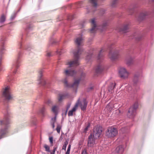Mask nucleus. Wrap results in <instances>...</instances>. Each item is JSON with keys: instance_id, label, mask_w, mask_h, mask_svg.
Returning <instances> with one entry per match:
<instances>
[{"instance_id": "nucleus-1", "label": "nucleus", "mask_w": 154, "mask_h": 154, "mask_svg": "<svg viewBox=\"0 0 154 154\" xmlns=\"http://www.w3.org/2000/svg\"><path fill=\"white\" fill-rule=\"evenodd\" d=\"M83 40L82 35H80L79 37L76 38L75 41V44L78 46V48L73 51V60L66 63V64L68 65L69 67L77 66L79 64L80 56L83 51L82 48L81 47V46L83 45Z\"/></svg>"}, {"instance_id": "nucleus-2", "label": "nucleus", "mask_w": 154, "mask_h": 154, "mask_svg": "<svg viewBox=\"0 0 154 154\" xmlns=\"http://www.w3.org/2000/svg\"><path fill=\"white\" fill-rule=\"evenodd\" d=\"M11 113L7 108L6 112L4 114V118L2 120H0V125L1 128L0 129V139L5 137L8 132V129L9 126L10 121L9 118Z\"/></svg>"}, {"instance_id": "nucleus-3", "label": "nucleus", "mask_w": 154, "mask_h": 154, "mask_svg": "<svg viewBox=\"0 0 154 154\" xmlns=\"http://www.w3.org/2000/svg\"><path fill=\"white\" fill-rule=\"evenodd\" d=\"M95 20V18H93L90 20V22L91 23L92 26L90 31L91 33L95 32L98 29H100L102 31H103L106 29V27L107 25V23L105 22L103 23L101 26H98L97 25Z\"/></svg>"}, {"instance_id": "nucleus-4", "label": "nucleus", "mask_w": 154, "mask_h": 154, "mask_svg": "<svg viewBox=\"0 0 154 154\" xmlns=\"http://www.w3.org/2000/svg\"><path fill=\"white\" fill-rule=\"evenodd\" d=\"M21 56L22 53L19 51L17 58L13 62L11 67V70L14 74L16 73L17 69L20 66V63L21 62L20 58Z\"/></svg>"}, {"instance_id": "nucleus-5", "label": "nucleus", "mask_w": 154, "mask_h": 154, "mask_svg": "<svg viewBox=\"0 0 154 154\" xmlns=\"http://www.w3.org/2000/svg\"><path fill=\"white\" fill-rule=\"evenodd\" d=\"M2 97L4 100L7 102H8L12 99V96L11 94L10 87L8 86L3 88L2 91Z\"/></svg>"}, {"instance_id": "nucleus-6", "label": "nucleus", "mask_w": 154, "mask_h": 154, "mask_svg": "<svg viewBox=\"0 0 154 154\" xmlns=\"http://www.w3.org/2000/svg\"><path fill=\"white\" fill-rule=\"evenodd\" d=\"M5 41V37L4 36L2 37L0 40V45L1 46L0 50V71L3 70V68L1 65V60L2 59V55L3 54L5 50L4 47Z\"/></svg>"}, {"instance_id": "nucleus-7", "label": "nucleus", "mask_w": 154, "mask_h": 154, "mask_svg": "<svg viewBox=\"0 0 154 154\" xmlns=\"http://www.w3.org/2000/svg\"><path fill=\"white\" fill-rule=\"evenodd\" d=\"M118 131L116 128L112 127L108 128L106 132V136L108 138L113 137L117 134Z\"/></svg>"}, {"instance_id": "nucleus-8", "label": "nucleus", "mask_w": 154, "mask_h": 154, "mask_svg": "<svg viewBox=\"0 0 154 154\" xmlns=\"http://www.w3.org/2000/svg\"><path fill=\"white\" fill-rule=\"evenodd\" d=\"M138 107L137 103H135L133 105L131 106L129 109L127 113V116L130 118H133L136 114V109Z\"/></svg>"}, {"instance_id": "nucleus-9", "label": "nucleus", "mask_w": 154, "mask_h": 154, "mask_svg": "<svg viewBox=\"0 0 154 154\" xmlns=\"http://www.w3.org/2000/svg\"><path fill=\"white\" fill-rule=\"evenodd\" d=\"M102 130L101 127L97 125L94 128L92 136L95 139H98L101 136Z\"/></svg>"}, {"instance_id": "nucleus-10", "label": "nucleus", "mask_w": 154, "mask_h": 154, "mask_svg": "<svg viewBox=\"0 0 154 154\" xmlns=\"http://www.w3.org/2000/svg\"><path fill=\"white\" fill-rule=\"evenodd\" d=\"M80 79L75 80L74 83L72 85L69 84L67 81V77L65 78L62 80V81L64 84L65 86L67 87H71L74 88L76 89L78 86Z\"/></svg>"}, {"instance_id": "nucleus-11", "label": "nucleus", "mask_w": 154, "mask_h": 154, "mask_svg": "<svg viewBox=\"0 0 154 154\" xmlns=\"http://www.w3.org/2000/svg\"><path fill=\"white\" fill-rule=\"evenodd\" d=\"M119 75L120 77L122 79H126L128 77L129 72L125 68L121 67L119 70Z\"/></svg>"}, {"instance_id": "nucleus-12", "label": "nucleus", "mask_w": 154, "mask_h": 154, "mask_svg": "<svg viewBox=\"0 0 154 154\" xmlns=\"http://www.w3.org/2000/svg\"><path fill=\"white\" fill-rule=\"evenodd\" d=\"M119 56V52L116 50L114 51L111 50L110 51L109 54V58L112 60H113L118 58Z\"/></svg>"}, {"instance_id": "nucleus-13", "label": "nucleus", "mask_w": 154, "mask_h": 154, "mask_svg": "<svg viewBox=\"0 0 154 154\" xmlns=\"http://www.w3.org/2000/svg\"><path fill=\"white\" fill-rule=\"evenodd\" d=\"M91 134L88 137V147H93L96 143V139Z\"/></svg>"}, {"instance_id": "nucleus-14", "label": "nucleus", "mask_w": 154, "mask_h": 154, "mask_svg": "<svg viewBox=\"0 0 154 154\" xmlns=\"http://www.w3.org/2000/svg\"><path fill=\"white\" fill-rule=\"evenodd\" d=\"M63 73L67 76H73L76 74V72L75 70L70 69H65Z\"/></svg>"}, {"instance_id": "nucleus-15", "label": "nucleus", "mask_w": 154, "mask_h": 154, "mask_svg": "<svg viewBox=\"0 0 154 154\" xmlns=\"http://www.w3.org/2000/svg\"><path fill=\"white\" fill-rule=\"evenodd\" d=\"M43 72V70L42 69L41 70L39 71L38 80L39 81V83L45 86L46 85L47 83L46 80L43 79L42 78Z\"/></svg>"}, {"instance_id": "nucleus-16", "label": "nucleus", "mask_w": 154, "mask_h": 154, "mask_svg": "<svg viewBox=\"0 0 154 154\" xmlns=\"http://www.w3.org/2000/svg\"><path fill=\"white\" fill-rule=\"evenodd\" d=\"M104 66L101 64H99L95 69V72L97 74L101 73L103 71Z\"/></svg>"}, {"instance_id": "nucleus-17", "label": "nucleus", "mask_w": 154, "mask_h": 154, "mask_svg": "<svg viewBox=\"0 0 154 154\" xmlns=\"http://www.w3.org/2000/svg\"><path fill=\"white\" fill-rule=\"evenodd\" d=\"M106 50L104 48H103L100 50L99 54L97 57V60L98 62L103 61V53Z\"/></svg>"}, {"instance_id": "nucleus-18", "label": "nucleus", "mask_w": 154, "mask_h": 154, "mask_svg": "<svg viewBox=\"0 0 154 154\" xmlns=\"http://www.w3.org/2000/svg\"><path fill=\"white\" fill-rule=\"evenodd\" d=\"M80 102V99H79L76 103H75L74 106L73 108L72 109L70 110L68 112V115L69 116H72L73 115V112L76 111V109L77 108Z\"/></svg>"}, {"instance_id": "nucleus-19", "label": "nucleus", "mask_w": 154, "mask_h": 154, "mask_svg": "<svg viewBox=\"0 0 154 154\" xmlns=\"http://www.w3.org/2000/svg\"><path fill=\"white\" fill-rule=\"evenodd\" d=\"M129 29V24H126L124 25L121 28H120L119 32L125 33L128 32Z\"/></svg>"}, {"instance_id": "nucleus-20", "label": "nucleus", "mask_w": 154, "mask_h": 154, "mask_svg": "<svg viewBox=\"0 0 154 154\" xmlns=\"http://www.w3.org/2000/svg\"><path fill=\"white\" fill-rule=\"evenodd\" d=\"M116 150L117 153L122 154L124 151L123 146L122 145L119 146L116 148Z\"/></svg>"}, {"instance_id": "nucleus-21", "label": "nucleus", "mask_w": 154, "mask_h": 154, "mask_svg": "<svg viewBox=\"0 0 154 154\" xmlns=\"http://www.w3.org/2000/svg\"><path fill=\"white\" fill-rule=\"evenodd\" d=\"M58 109L59 108L57 106L54 105L52 106L51 108V111L55 115L57 116L58 113Z\"/></svg>"}, {"instance_id": "nucleus-22", "label": "nucleus", "mask_w": 154, "mask_h": 154, "mask_svg": "<svg viewBox=\"0 0 154 154\" xmlns=\"http://www.w3.org/2000/svg\"><path fill=\"white\" fill-rule=\"evenodd\" d=\"M87 105V102L85 99L83 100V104H80V106L82 110H84L86 108Z\"/></svg>"}, {"instance_id": "nucleus-23", "label": "nucleus", "mask_w": 154, "mask_h": 154, "mask_svg": "<svg viewBox=\"0 0 154 154\" xmlns=\"http://www.w3.org/2000/svg\"><path fill=\"white\" fill-rule=\"evenodd\" d=\"M148 14V13L146 12L141 13L139 15V19L140 20H142L144 19L146 16Z\"/></svg>"}, {"instance_id": "nucleus-24", "label": "nucleus", "mask_w": 154, "mask_h": 154, "mask_svg": "<svg viewBox=\"0 0 154 154\" xmlns=\"http://www.w3.org/2000/svg\"><path fill=\"white\" fill-rule=\"evenodd\" d=\"M32 26L30 23H28L26 24L25 31L26 32H28L31 30L32 29Z\"/></svg>"}, {"instance_id": "nucleus-25", "label": "nucleus", "mask_w": 154, "mask_h": 154, "mask_svg": "<svg viewBox=\"0 0 154 154\" xmlns=\"http://www.w3.org/2000/svg\"><path fill=\"white\" fill-rule=\"evenodd\" d=\"M115 85L116 84L115 83H112L110 84L108 88V91L109 92H110L111 93L113 92V90Z\"/></svg>"}, {"instance_id": "nucleus-26", "label": "nucleus", "mask_w": 154, "mask_h": 154, "mask_svg": "<svg viewBox=\"0 0 154 154\" xmlns=\"http://www.w3.org/2000/svg\"><path fill=\"white\" fill-rule=\"evenodd\" d=\"M133 62V59L132 57H130L127 59L126 61V64L128 66L132 65Z\"/></svg>"}, {"instance_id": "nucleus-27", "label": "nucleus", "mask_w": 154, "mask_h": 154, "mask_svg": "<svg viewBox=\"0 0 154 154\" xmlns=\"http://www.w3.org/2000/svg\"><path fill=\"white\" fill-rule=\"evenodd\" d=\"M139 76V73H137L134 75V84H136L138 81V77Z\"/></svg>"}, {"instance_id": "nucleus-28", "label": "nucleus", "mask_w": 154, "mask_h": 154, "mask_svg": "<svg viewBox=\"0 0 154 154\" xmlns=\"http://www.w3.org/2000/svg\"><path fill=\"white\" fill-rule=\"evenodd\" d=\"M89 2L93 6L94 8H96L97 6V0H89Z\"/></svg>"}, {"instance_id": "nucleus-29", "label": "nucleus", "mask_w": 154, "mask_h": 154, "mask_svg": "<svg viewBox=\"0 0 154 154\" xmlns=\"http://www.w3.org/2000/svg\"><path fill=\"white\" fill-rule=\"evenodd\" d=\"M8 81L10 82L13 83V82L16 80V79H14L12 75H10L8 76Z\"/></svg>"}, {"instance_id": "nucleus-30", "label": "nucleus", "mask_w": 154, "mask_h": 154, "mask_svg": "<svg viewBox=\"0 0 154 154\" xmlns=\"http://www.w3.org/2000/svg\"><path fill=\"white\" fill-rule=\"evenodd\" d=\"M23 49L26 50L28 51H31L33 50V48L31 46H28L27 47H25L23 48Z\"/></svg>"}, {"instance_id": "nucleus-31", "label": "nucleus", "mask_w": 154, "mask_h": 154, "mask_svg": "<svg viewBox=\"0 0 154 154\" xmlns=\"http://www.w3.org/2000/svg\"><path fill=\"white\" fill-rule=\"evenodd\" d=\"M92 53L90 52L88 53V55L86 57V59L88 61H89L91 58Z\"/></svg>"}, {"instance_id": "nucleus-32", "label": "nucleus", "mask_w": 154, "mask_h": 154, "mask_svg": "<svg viewBox=\"0 0 154 154\" xmlns=\"http://www.w3.org/2000/svg\"><path fill=\"white\" fill-rule=\"evenodd\" d=\"M46 110V108L45 106H44L41 109L40 112L44 116Z\"/></svg>"}, {"instance_id": "nucleus-33", "label": "nucleus", "mask_w": 154, "mask_h": 154, "mask_svg": "<svg viewBox=\"0 0 154 154\" xmlns=\"http://www.w3.org/2000/svg\"><path fill=\"white\" fill-rule=\"evenodd\" d=\"M5 16L4 14H2V15L1 17L0 18V22L1 23H2L4 22L5 20Z\"/></svg>"}, {"instance_id": "nucleus-34", "label": "nucleus", "mask_w": 154, "mask_h": 154, "mask_svg": "<svg viewBox=\"0 0 154 154\" xmlns=\"http://www.w3.org/2000/svg\"><path fill=\"white\" fill-rule=\"evenodd\" d=\"M17 13V12H15L11 14L10 18L11 20H14L16 17Z\"/></svg>"}, {"instance_id": "nucleus-35", "label": "nucleus", "mask_w": 154, "mask_h": 154, "mask_svg": "<svg viewBox=\"0 0 154 154\" xmlns=\"http://www.w3.org/2000/svg\"><path fill=\"white\" fill-rule=\"evenodd\" d=\"M68 141L66 140L65 142L64 143V144L62 147V149L66 150V146L68 144Z\"/></svg>"}, {"instance_id": "nucleus-36", "label": "nucleus", "mask_w": 154, "mask_h": 154, "mask_svg": "<svg viewBox=\"0 0 154 154\" xmlns=\"http://www.w3.org/2000/svg\"><path fill=\"white\" fill-rule=\"evenodd\" d=\"M61 128V126L60 124H58L57 125L56 130L58 133H60V129Z\"/></svg>"}, {"instance_id": "nucleus-37", "label": "nucleus", "mask_w": 154, "mask_h": 154, "mask_svg": "<svg viewBox=\"0 0 154 154\" xmlns=\"http://www.w3.org/2000/svg\"><path fill=\"white\" fill-rule=\"evenodd\" d=\"M44 147L45 149V150L48 152H50V147L46 144H44Z\"/></svg>"}, {"instance_id": "nucleus-38", "label": "nucleus", "mask_w": 154, "mask_h": 154, "mask_svg": "<svg viewBox=\"0 0 154 154\" xmlns=\"http://www.w3.org/2000/svg\"><path fill=\"white\" fill-rule=\"evenodd\" d=\"M128 127H122L121 129V131L122 133H125L126 132V130H128Z\"/></svg>"}, {"instance_id": "nucleus-39", "label": "nucleus", "mask_w": 154, "mask_h": 154, "mask_svg": "<svg viewBox=\"0 0 154 154\" xmlns=\"http://www.w3.org/2000/svg\"><path fill=\"white\" fill-rule=\"evenodd\" d=\"M71 145L70 144H69L68 145L67 151L66 152L65 154H69L70 151V150Z\"/></svg>"}, {"instance_id": "nucleus-40", "label": "nucleus", "mask_w": 154, "mask_h": 154, "mask_svg": "<svg viewBox=\"0 0 154 154\" xmlns=\"http://www.w3.org/2000/svg\"><path fill=\"white\" fill-rule=\"evenodd\" d=\"M46 103L49 105H51L53 104V102L50 99H48L46 101Z\"/></svg>"}, {"instance_id": "nucleus-41", "label": "nucleus", "mask_w": 154, "mask_h": 154, "mask_svg": "<svg viewBox=\"0 0 154 154\" xmlns=\"http://www.w3.org/2000/svg\"><path fill=\"white\" fill-rule=\"evenodd\" d=\"M117 2V0H113L112 4V7H115Z\"/></svg>"}, {"instance_id": "nucleus-42", "label": "nucleus", "mask_w": 154, "mask_h": 154, "mask_svg": "<svg viewBox=\"0 0 154 154\" xmlns=\"http://www.w3.org/2000/svg\"><path fill=\"white\" fill-rule=\"evenodd\" d=\"M90 124L89 123H88L87 126L84 129V131L85 132H86L88 131V128L90 127Z\"/></svg>"}, {"instance_id": "nucleus-43", "label": "nucleus", "mask_w": 154, "mask_h": 154, "mask_svg": "<svg viewBox=\"0 0 154 154\" xmlns=\"http://www.w3.org/2000/svg\"><path fill=\"white\" fill-rule=\"evenodd\" d=\"M63 95H60L58 98V100L59 102H60L62 101V100L63 99Z\"/></svg>"}, {"instance_id": "nucleus-44", "label": "nucleus", "mask_w": 154, "mask_h": 154, "mask_svg": "<svg viewBox=\"0 0 154 154\" xmlns=\"http://www.w3.org/2000/svg\"><path fill=\"white\" fill-rule=\"evenodd\" d=\"M70 104H68L67 105V106H66V112H65V114H66L68 110L70 108Z\"/></svg>"}, {"instance_id": "nucleus-45", "label": "nucleus", "mask_w": 154, "mask_h": 154, "mask_svg": "<svg viewBox=\"0 0 154 154\" xmlns=\"http://www.w3.org/2000/svg\"><path fill=\"white\" fill-rule=\"evenodd\" d=\"M57 148V147H54L53 152L51 153V154H55V152Z\"/></svg>"}, {"instance_id": "nucleus-46", "label": "nucleus", "mask_w": 154, "mask_h": 154, "mask_svg": "<svg viewBox=\"0 0 154 154\" xmlns=\"http://www.w3.org/2000/svg\"><path fill=\"white\" fill-rule=\"evenodd\" d=\"M82 154H88L87 152L86 149H85L82 150Z\"/></svg>"}, {"instance_id": "nucleus-47", "label": "nucleus", "mask_w": 154, "mask_h": 154, "mask_svg": "<svg viewBox=\"0 0 154 154\" xmlns=\"http://www.w3.org/2000/svg\"><path fill=\"white\" fill-rule=\"evenodd\" d=\"M73 16L72 15H69L68 17V19L69 20H71L73 19Z\"/></svg>"}, {"instance_id": "nucleus-48", "label": "nucleus", "mask_w": 154, "mask_h": 154, "mask_svg": "<svg viewBox=\"0 0 154 154\" xmlns=\"http://www.w3.org/2000/svg\"><path fill=\"white\" fill-rule=\"evenodd\" d=\"M56 116L55 115V117H54V118H52L51 119V120H52V122H54V123H55V122L56 121Z\"/></svg>"}, {"instance_id": "nucleus-49", "label": "nucleus", "mask_w": 154, "mask_h": 154, "mask_svg": "<svg viewBox=\"0 0 154 154\" xmlns=\"http://www.w3.org/2000/svg\"><path fill=\"white\" fill-rule=\"evenodd\" d=\"M50 142L51 144L53 143V138L52 137H50L49 138Z\"/></svg>"}, {"instance_id": "nucleus-50", "label": "nucleus", "mask_w": 154, "mask_h": 154, "mask_svg": "<svg viewBox=\"0 0 154 154\" xmlns=\"http://www.w3.org/2000/svg\"><path fill=\"white\" fill-rule=\"evenodd\" d=\"M126 88L127 89L128 88V91H131V90L132 89V87L130 86H127Z\"/></svg>"}, {"instance_id": "nucleus-51", "label": "nucleus", "mask_w": 154, "mask_h": 154, "mask_svg": "<svg viewBox=\"0 0 154 154\" xmlns=\"http://www.w3.org/2000/svg\"><path fill=\"white\" fill-rule=\"evenodd\" d=\"M46 56L48 57H50L52 56L51 53L50 52H48L46 54Z\"/></svg>"}, {"instance_id": "nucleus-52", "label": "nucleus", "mask_w": 154, "mask_h": 154, "mask_svg": "<svg viewBox=\"0 0 154 154\" xmlns=\"http://www.w3.org/2000/svg\"><path fill=\"white\" fill-rule=\"evenodd\" d=\"M23 43L22 42H20L19 44V46L20 48H22Z\"/></svg>"}, {"instance_id": "nucleus-53", "label": "nucleus", "mask_w": 154, "mask_h": 154, "mask_svg": "<svg viewBox=\"0 0 154 154\" xmlns=\"http://www.w3.org/2000/svg\"><path fill=\"white\" fill-rule=\"evenodd\" d=\"M51 124L52 127L53 128H54L55 127L54 123V122H51Z\"/></svg>"}, {"instance_id": "nucleus-54", "label": "nucleus", "mask_w": 154, "mask_h": 154, "mask_svg": "<svg viewBox=\"0 0 154 154\" xmlns=\"http://www.w3.org/2000/svg\"><path fill=\"white\" fill-rule=\"evenodd\" d=\"M85 73H82L81 74V77L82 78V77H84L85 76Z\"/></svg>"}, {"instance_id": "nucleus-55", "label": "nucleus", "mask_w": 154, "mask_h": 154, "mask_svg": "<svg viewBox=\"0 0 154 154\" xmlns=\"http://www.w3.org/2000/svg\"><path fill=\"white\" fill-rule=\"evenodd\" d=\"M61 51L57 50V53L59 55L61 54Z\"/></svg>"}, {"instance_id": "nucleus-56", "label": "nucleus", "mask_w": 154, "mask_h": 154, "mask_svg": "<svg viewBox=\"0 0 154 154\" xmlns=\"http://www.w3.org/2000/svg\"><path fill=\"white\" fill-rule=\"evenodd\" d=\"M62 137H61V136H60V139H59V141L60 140H62Z\"/></svg>"}, {"instance_id": "nucleus-57", "label": "nucleus", "mask_w": 154, "mask_h": 154, "mask_svg": "<svg viewBox=\"0 0 154 154\" xmlns=\"http://www.w3.org/2000/svg\"><path fill=\"white\" fill-rule=\"evenodd\" d=\"M149 2H150V1H152V2H153L154 1V0H149Z\"/></svg>"}, {"instance_id": "nucleus-58", "label": "nucleus", "mask_w": 154, "mask_h": 154, "mask_svg": "<svg viewBox=\"0 0 154 154\" xmlns=\"http://www.w3.org/2000/svg\"><path fill=\"white\" fill-rule=\"evenodd\" d=\"M93 11V10H90V11H88V12H91V11Z\"/></svg>"}, {"instance_id": "nucleus-59", "label": "nucleus", "mask_w": 154, "mask_h": 154, "mask_svg": "<svg viewBox=\"0 0 154 154\" xmlns=\"http://www.w3.org/2000/svg\"><path fill=\"white\" fill-rule=\"evenodd\" d=\"M109 106V105H108L106 107V108H107Z\"/></svg>"}, {"instance_id": "nucleus-60", "label": "nucleus", "mask_w": 154, "mask_h": 154, "mask_svg": "<svg viewBox=\"0 0 154 154\" xmlns=\"http://www.w3.org/2000/svg\"><path fill=\"white\" fill-rule=\"evenodd\" d=\"M140 39V38H138V40H139Z\"/></svg>"}, {"instance_id": "nucleus-61", "label": "nucleus", "mask_w": 154, "mask_h": 154, "mask_svg": "<svg viewBox=\"0 0 154 154\" xmlns=\"http://www.w3.org/2000/svg\"><path fill=\"white\" fill-rule=\"evenodd\" d=\"M87 9L88 10V8H87Z\"/></svg>"}]
</instances>
